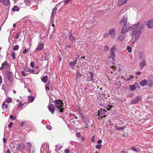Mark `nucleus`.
<instances>
[{"instance_id":"f257e3e1","label":"nucleus","mask_w":153,"mask_h":153,"mask_svg":"<svg viewBox=\"0 0 153 153\" xmlns=\"http://www.w3.org/2000/svg\"><path fill=\"white\" fill-rule=\"evenodd\" d=\"M144 24L140 22L131 26L133 29H134L131 33L130 36L131 37V42L135 43L142 33V30L143 28Z\"/></svg>"},{"instance_id":"f8f14e48","label":"nucleus","mask_w":153,"mask_h":153,"mask_svg":"<svg viewBox=\"0 0 153 153\" xmlns=\"http://www.w3.org/2000/svg\"><path fill=\"white\" fill-rule=\"evenodd\" d=\"M44 45L42 42H40L39 43L38 47L36 49L37 51H40L42 50L43 48Z\"/></svg>"},{"instance_id":"c756f323","label":"nucleus","mask_w":153,"mask_h":153,"mask_svg":"<svg viewBox=\"0 0 153 153\" xmlns=\"http://www.w3.org/2000/svg\"><path fill=\"white\" fill-rule=\"evenodd\" d=\"M33 0H25V2L27 6H29L30 3Z\"/></svg>"},{"instance_id":"a878e982","label":"nucleus","mask_w":153,"mask_h":153,"mask_svg":"<svg viewBox=\"0 0 153 153\" xmlns=\"http://www.w3.org/2000/svg\"><path fill=\"white\" fill-rule=\"evenodd\" d=\"M2 2L3 4L5 6H7L10 4L9 0H2Z\"/></svg>"},{"instance_id":"a211bd4d","label":"nucleus","mask_w":153,"mask_h":153,"mask_svg":"<svg viewBox=\"0 0 153 153\" xmlns=\"http://www.w3.org/2000/svg\"><path fill=\"white\" fill-rule=\"evenodd\" d=\"M147 81L148 86L149 87H151L153 83V80L149 78L147 80Z\"/></svg>"},{"instance_id":"cd10ccee","label":"nucleus","mask_w":153,"mask_h":153,"mask_svg":"<svg viewBox=\"0 0 153 153\" xmlns=\"http://www.w3.org/2000/svg\"><path fill=\"white\" fill-rule=\"evenodd\" d=\"M137 84V83H134V85H131L130 86V90L131 91H132L134 90L136 88L135 87V85Z\"/></svg>"},{"instance_id":"0eeeda50","label":"nucleus","mask_w":153,"mask_h":153,"mask_svg":"<svg viewBox=\"0 0 153 153\" xmlns=\"http://www.w3.org/2000/svg\"><path fill=\"white\" fill-rule=\"evenodd\" d=\"M25 145L23 143L19 144L16 147V150L20 151H22L25 148Z\"/></svg>"},{"instance_id":"5fc2aeb1","label":"nucleus","mask_w":153,"mask_h":153,"mask_svg":"<svg viewBox=\"0 0 153 153\" xmlns=\"http://www.w3.org/2000/svg\"><path fill=\"white\" fill-rule=\"evenodd\" d=\"M13 123V122H10L8 125V127L9 128H11Z\"/></svg>"},{"instance_id":"b1692460","label":"nucleus","mask_w":153,"mask_h":153,"mask_svg":"<svg viewBox=\"0 0 153 153\" xmlns=\"http://www.w3.org/2000/svg\"><path fill=\"white\" fill-rule=\"evenodd\" d=\"M8 64L5 61L2 64L1 67L0 68V69H1L2 68H7L8 67Z\"/></svg>"},{"instance_id":"473e14b6","label":"nucleus","mask_w":153,"mask_h":153,"mask_svg":"<svg viewBox=\"0 0 153 153\" xmlns=\"http://www.w3.org/2000/svg\"><path fill=\"white\" fill-rule=\"evenodd\" d=\"M57 8L56 7H54L53 10L52 12L51 13V17L53 18L54 16L55 13H56Z\"/></svg>"},{"instance_id":"7c9ffc66","label":"nucleus","mask_w":153,"mask_h":153,"mask_svg":"<svg viewBox=\"0 0 153 153\" xmlns=\"http://www.w3.org/2000/svg\"><path fill=\"white\" fill-rule=\"evenodd\" d=\"M1 106L3 109H6L8 108V105L7 104H6L5 102H4Z\"/></svg>"},{"instance_id":"2f4dec72","label":"nucleus","mask_w":153,"mask_h":153,"mask_svg":"<svg viewBox=\"0 0 153 153\" xmlns=\"http://www.w3.org/2000/svg\"><path fill=\"white\" fill-rule=\"evenodd\" d=\"M21 32H19L17 33V35L14 37V39H17L18 38H19V41H20L21 40V38L20 37V36H21L22 35H21Z\"/></svg>"},{"instance_id":"8fccbe9b","label":"nucleus","mask_w":153,"mask_h":153,"mask_svg":"<svg viewBox=\"0 0 153 153\" xmlns=\"http://www.w3.org/2000/svg\"><path fill=\"white\" fill-rule=\"evenodd\" d=\"M19 48V46L18 45H16L13 48V50H17Z\"/></svg>"},{"instance_id":"37998d69","label":"nucleus","mask_w":153,"mask_h":153,"mask_svg":"<svg viewBox=\"0 0 153 153\" xmlns=\"http://www.w3.org/2000/svg\"><path fill=\"white\" fill-rule=\"evenodd\" d=\"M102 147V145L101 144H99V145H96L95 146V148L97 149H100Z\"/></svg>"},{"instance_id":"774afa93","label":"nucleus","mask_w":153,"mask_h":153,"mask_svg":"<svg viewBox=\"0 0 153 153\" xmlns=\"http://www.w3.org/2000/svg\"><path fill=\"white\" fill-rule=\"evenodd\" d=\"M21 73H22V76H26V75L25 74V72L24 71H21Z\"/></svg>"},{"instance_id":"09e8293b","label":"nucleus","mask_w":153,"mask_h":153,"mask_svg":"<svg viewBox=\"0 0 153 153\" xmlns=\"http://www.w3.org/2000/svg\"><path fill=\"white\" fill-rule=\"evenodd\" d=\"M30 66L32 68H33L35 67V64L33 61L30 63Z\"/></svg>"},{"instance_id":"3c124183","label":"nucleus","mask_w":153,"mask_h":153,"mask_svg":"<svg viewBox=\"0 0 153 153\" xmlns=\"http://www.w3.org/2000/svg\"><path fill=\"white\" fill-rule=\"evenodd\" d=\"M24 70L25 71H26L28 72L30 71V69L27 68L26 67H24L23 68Z\"/></svg>"},{"instance_id":"ea45409f","label":"nucleus","mask_w":153,"mask_h":153,"mask_svg":"<svg viewBox=\"0 0 153 153\" xmlns=\"http://www.w3.org/2000/svg\"><path fill=\"white\" fill-rule=\"evenodd\" d=\"M125 128L124 127H118L117 126H115V129L116 130H119L120 129H124Z\"/></svg>"},{"instance_id":"6e6d98bb","label":"nucleus","mask_w":153,"mask_h":153,"mask_svg":"<svg viewBox=\"0 0 153 153\" xmlns=\"http://www.w3.org/2000/svg\"><path fill=\"white\" fill-rule=\"evenodd\" d=\"M11 56L13 59H16V57L15 56V54L14 52L12 53Z\"/></svg>"},{"instance_id":"6e6552de","label":"nucleus","mask_w":153,"mask_h":153,"mask_svg":"<svg viewBox=\"0 0 153 153\" xmlns=\"http://www.w3.org/2000/svg\"><path fill=\"white\" fill-rule=\"evenodd\" d=\"M116 49V47L115 45L113 46L112 47V48L110 50V54L111 55V56L110 57H109V58H111L112 56H115V55L114 53V51Z\"/></svg>"},{"instance_id":"412c9836","label":"nucleus","mask_w":153,"mask_h":153,"mask_svg":"<svg viewBox=\"0 0 153 153\" xmlns=\"http://www.w3.org/2000/svg\"><path fill=\"white\" fill-rule=\"evenodd\" d=\"M90 74V76H89L88 79H89V81H92L93 79V76L94 75V73L90 72H89Z\"/></svg>"},{"instance_id":"680f3d73","label":"nucleus","mask_w":153,"mask_h":153,"mask_svg":"<svg viewBox=\"0 0 153 153\" xmlns=\"http://www.w3.org/2000/svg\"><path fill=\"white\" fill-rule=\"evenodd\" d=\"M76 136L77 137H79L81 136V134L80 132H78L76 134Z\"/></svg>"},{"instance_id":"0e129e2a","label":"nucleus","mask_w":153,"mask_h":153,"mask_svg":"<svg viewBox=\"0 0 153 153\" xmlns=\"http://www.w3.org/2000/svg\"><path fill=\"white\" fill-rule=\"evenodd\" d=\"M46 149L48 150L49 149V145L48 143H47L46 144Z\"/></svg>"},{"instance_id":"39448f33","label":"nucleus","mask_w":153,"mask_h":153,"mask_svg":"<svg viewBox=\"0 0 153 153\" xmlns=\"http://www.w3.org/2000/svg\"><path fill=\"white\" fill-rule=\"evenodd\" d=\"M48 108L52 114H54V112L55 110V107L54 105L50 103H49L48 105Z\"/></svg>"},{"instance_id":"393cba45","label":"nucleus","mask_w":153,"mask_h":153,"mask_svg":"<svg viewBox=\"0 0 153 153\" xmlns=\"http://www.w3.org/2000/svg\"><path fill=\"white\" fill-rule=\"evenodd\" d=\"M34 99V97L33 96H29L28 97V100L29 102H33Z\"/></svg>"},{"instance_id":"338daca9","label":"nucleus","mask_w":153,"mask_h":153,"mask_svg":"<svg viewBox=\"0 0 153 153\" xmlns=\"http://www.w3.org/2000/svg\"><path fill=\"white\" fill-rule=\"evenodd\" d=\"M70 152L69 150L68 149H67L65 150V153H69Z\"/></svg>"},{"instance_id":"a19ab883","label":"nucleus","mask_w":153,"mask_h":153,"mask_svg":"<svg viewBox=\"0 0 153 153\" xmlns=\"http://www.w3.org/2000/svg\"><path fill=\"white\" fill-rule=\"evenodd\" d=\"M61 149L60 147L59 146L56 145V146L55 150L56 152L59 151Z\"/></svg>"},{"instance_id":"58836bf2","label":"nucleus","mask_w":153,"mask_h":153,"mask_svg":"<svg viewBox=\"0 0 153 153\" xmlns=\"http://www.w3.org/2000/svg\"><path fill=\"white\" fill-rule=\"evenodd\" d=\"M83 121L85 123H88L89 121V120L88 118H86L85 117H83L82 118Z\"/></svg>"},{"instance_id":"72a5a7b5","label":"nucleus","mask_w":153,"mask_h":153,"mask_svg":"<svg viewBox=\"0 0 153 153\" xmlns=\"http://www.w3.org/2000/svg\"><path fill=\"white\" fill-rule=\"evenodd\" d=\"M12 99L11 97H9V98L7 99L6 100H5L4 102H5V103L7 102V103H9L12 102Z\"/></svg>"},{"instance_id":"13d9d810","label":"nucleus","mask_w":153,"mask_h":153,"mask_svg":"<svg viewBox=\"0 0 153 153\" xmlns=\"http://www.w3.org/2000/svg\"><path fill=\"white\" fill-rule=\"evenodd\" d=\"M28 51V50L27 49H25L24 50H23V53L24 54H25Z\"/></svg>"},{"instance_id":"423d86ee","label":"nucleus","mask_w":153,"mask_h":153,"mask_svg":"<svg viewBox=\"0 0 153 153\" xmlns=\"http://www.w3.org/2000/svg\"><path fill=\"white\" fill-rule=\"evenodd\" d=\"M141 97L140 96H137L131 102V104H135L139 102V101L141 100Z\"/></svg>"},{"instance_id":"9d476101","label":"nucleus","mask_w":153,"mask_h":153,"mask_svg":"<svg viewBox=\"0 0 153 153\" xmlns=\"http://www.w3.org/2000/svg\"><path fill=\"white\" fill-rule=\"evenodd\" d=\"M109 34L111 35V37L112 38H114L116 35V31L113 28L109 30Z\"/></svg>"},{"instance_id":"49530a36","label":"nucleus","mask_w":153,"mask_h":153,"mask_svg":"<svg viewBox=\"0 0 153 153\" xmlns=\"http://www.w3.org/2000/svg\"><path fill=\"white\" fill-rule=\"evenodd\" d=\"M46 127L47 129H48L49 130H51L52 129V127L51 126L49 125H47L46 126Z\"/></svg>"},{"instance_id":"a18cd8bd","label":"nucleus","mask_w":153,"mask_h":153,"mask_svg":"<svg viewBox=\"0 0 153 153\" xmlns=\"http://www.w3.org/2000/svg\"><path fill=\"white\" fill-rule=\"evenodd\" d=\"M133 78V76H129V77L127 78L126 80L127 81H129Z\"/></svg>"},{"instance_id":"c03bdc74","label":"nucleus","mask_w":153,"mask_h":153,"mask_svg":"<svg viewBox=\"0 0 153 153\" xmlns=\"http://www.w3.org/2000/svg\"><path fill=\"white\" fill-rule=\"evenodd\" d=\"M10 118L12 120H14L16 119V117H14L12 115H11L10 116Z\"/></svg>"},{"instance_id":"f03ea898","label":"nucleus","mask_w":153,"mask_h":153,"mask_svg":"<svg viewBox=\"0 0 153 153\" xmlns=\"http://www.w3.org/2000/svg\"><path fill=\"white\" fill-rule=\"evenodd\" d=\"M54 102L56 107V111L62 115L63 113V110L64 109L63 108L64 103L63 102L60 100H55Z\"/></svg>"},{"instance_id":"f704fd0d","label":"nucleus","mask_w":153,"mask_h":153,"mask_svg":"<svg viewBox=\"0 0 153 153\" xmlns=\"http://www.w3.org/2000/svg\"><path fill=\"white\" fill-rule=\"evenodd\" d=\"M69 38L73 43L76 41V38L73 36H71Z\"/></svg>"},{"instance_id":"f3484780","label":"nucleus","mask_w":153,"mask_h":153,"mask_svg":"<svg viewBox=\"0 0 153 153\" xmlns=\"http://www.w3.org/2000/svg\"><path fill=\"white\" fill-rule=\"evenodd\" d=\"M127 1V0H119L118 3V6H120L123 4L126 3Z\"/></svg>"},{"instance_id":"9b49d317","label":"nucleus","mask_w":153,"mask_h":153,"mask_svg":"<svg viewBox=\"0 0 153 153\" xmlns=\"http://www.w3.org/2000/svg\"><path fill=\"white\" fill-rule=\"evenodd\" d=\"M146 61L145 59L142 60L140 64V67L141 69H142L146 65Z\"/></svg>"},{"instance_id":"603ef678","label":"nucleus","mask_w":153,"mask_h":153,"mask_svg":"<svg viewBox=\"0 0 153 153\" xmlns=\"http://www.w3.org/2000/svg\"><path fill=\"white\" fill-rule=\"evenodd\" d=\"M36 71L33 69H30V71H29V72L32 73L33 74H35Z\"/></svg>"},{"instance_id":"4d7b16f0","label":"nucleus","mask_w":153,"mask_h":153,"mask_svg":"<svg viewBox=\"0 0 153 153\" xmlns=\"http://www.w3.org/2000/svg\"><path fill=\"white\" fill-rule=\"evenodd\" d=\"M109 47L107 46H105V47L104 50L105 51H107L109 49Z\"/></svg>"},{"instance_id":"4c0bfd02","label":"nucleus","mask_w":153,"mask_h":153,"mask_svg":"<svg viewBox=\"0 0 153 153\" xmlns=\"http://www.w3.org/2000/svg\"><path fill=\"white\" fill-rule=\"evenodd\" d=\"M26 146L28 148V149L30 151L31 147V144L30 143H27Z\"/></svg>"},{"instance_id":"7ed1b4c3","label":"nucleus","mask_w":153,"mask_h":153,"mask_svg":"<svg viewBox=\"0 0 153 153\" xmlns=\"http://www.w3.org/2000/svg\"><path fill=\"white\" fill-rule=\"evenodd\" d=\"M98 115L100 117L98 118L99 120H101L102 117H105L106 116V111L104 109L101 108L98 111Z\"/></svg>"},{"instance_id":"c85d7f7f","label":"nucleus","mask_w":153,"mask_h":153,"mask_svg":"<svg viewBox=\"0 0 153 153\" xmlns=\"http://www.w3.org/2000/svg\"><path fill=\"white\" fill-rule=\"evenodd\" d=\"M132 150L134 152H138L140 151V149L138 148L135 146H133L132 147Z\"/></svg>"},{"instance_id":"6ab92c4d","label":"nucleus","mask_w":153,"mask_h":153,"mask_svg":"<svg viewBox=\"0 0 153 153\" xmlns=\"http://www.w3.org/2000/svg\"><path fill=\"white\" fill-rule=\"evenodd\" d=\"M76 63V61L71 62L69 63V67L70 68H73Z\"/></svg>"},{"instance_id":"69168bd1","label":"nucleus","mask_w":153,"mask_h":153,"mask_svg":"<svg viewBox=\"0 0 153 153\" xmlns=\"http://www.w3.org/2000/svg\"><path fill=\"white\" fill-rule=\"evenodd\" d=\"M109 35V33H107L105 34L104 35V37L106 38V37H107Z\"/></svg>"},{"instance_id":"e433bc0d","label":"nucleus","mask_w":153,"mask_h":153,"mask_svg":"<svg viewBox=\"0 0 153 153\" xmlns=\"http://www.w3.org/2000/svg\"><path fill=\"white\" fill-rule=\"evenodd\" d=\"M127 50L128 51V52L130 53L131 52L132 48L129 45L127 46Z\"/></svg>"},{"instance_id":"c9c22d12","label":"nucleus","mask_w":153,"mask_h":153,"mask_svg":"<svg viewBox=\"0 0 153 153\" xmlns=\"http://www.w3.org/2000/svg\"><path fill=\"white\" fill-rule=\"evenodd\" d=\"M76 81H77L78 79V78H80L81 77V76L82 75L80 74L79 73L77 72L76 73Z\"/></svg>"},{"instance_id":"20e7f679","label":"nucleus","mask_w":153,"mask_h":153,"mask_svg":"<svg viewBox=\"0 0 153 153\" xmlns=\"http://www.w3.org/2000/svg\"><path fill=\"white\" fill-rule=\"evenodd\" d=\"M131 26L130 27L128 25H125L122 28L121 33L122 34H125L126 33H127L130 29H132V27H131Z\"/></svg>"},{"instance_id":"052dcab7","label":"nucleus","mask_w":153,"mask_h":153,"mask_svg":"<svg viewBox=\"0 0 153 153\" xmlns=\"http://www.w3.org/2000/svg\"><path fill=\"white\" fill-rule=\"evenodd\" d=\"M141 74V72L140 71L136 72V73H135V74H136V75H137V76Z\"/></svg>"},{"instance_id":"bf43d9fd","label":"nucleus","mask_w":153,"mask_h":153,"mask_svg":"<svg viewBox=\"0 0 153 153\" xmlns=\"http://www.w3.org/2000/svg\"><path fill=\"white\" fill-rule=\"evenodd\" d=\"M80 56L79 55H76V60L75 61H76V62H77V60L79 59V57Z\"/></svg>"},{"instance_id":"864d4df0","label":"nucleus","mask_w":153,"mask_h":153,"mask_svg":"<svg viewBox=\"0 0 153 153\" xmlns=\"http://www.w3.org/2000/svg\"><path fill=\"white\" fill-rule=\"evenodd\" d=\"M24 105V104L22 103H21V102H20L19 105H18V108H19L21 107H22Z\"/></svg>"},{"instance_id":"79ce46f5","label":"nucleus","mask_w":153,"mask_h":153,"mask_svg":"<svg viewBox=\"0 0 153 153\" xmlns=\"http://www.w3.org/2000/svg\"><path fill=\"white\" fill-rule=\"evenodd\" d=\"M112 106V105H108L107 106H105V108H106V109L108 110H110V109L111 108Z\"/></svg>"},{"instance_id":"dca6fc26","label":"nucleus","mask_w":153,"mask_h":153,"mask_svg":"<svg viewBox=\"0 0 153 153\" xmlns=\"http://www.w3.org/2000/svg\"><path fill=\"white\" fill-rule=\"evenodd\" d=\"M140 84L142 86H146L147 83V80L143 79L142 81L140 82Z\"/></svg>"},{"instance_id":"de8ad7c7","label":"nucleus","mask_w":153,"mask_h":153,"mask_svg":"<svg viewBox=\"0 0 153 153\" xmlns=\"http://www.w3.org/2000/svg\"><path fill=\"white\" fill-rule=\"evenodd\" d=\"M44 151V147H43V146H42L41 148L40 149V153H43Z\"/></svg>"},{"instance_id":"2eb2a0df","label":"nucleus","mask_w":153,"mask_h":153,"mask_svg":"<svg viewBox=\"0 0 153 153\" xmlns=\"http://www.w3.org/2000/svg\"><path fill=\"white\" fill-rule=\"evenodd\" d=\"M127 18H125V17H124L123 18V19H122V20L120 21V23L122 25H127Z\"/></svg>"},{"instance_id":"4be33fe9","label":"nucleus","mask_w":153,"mask_h":153,"mask_svg":"<svg viewBox=\"0 0 153 153\" xmlns=\"http://www.w3.org/2000/svg\"><path fill=\"white\" fill-rule=\"evenodd\" d=\"M48 78L47 76H43L41 78L42 81L44 83H46L48 80Z\"/></svg>"},{"instance_id":"e2e57ef3","label":"nucleus","mask_w":153,"mask_h":153,"mask_svg":"<svg viewBox=\"0 0 153 153\" xmlns=\"http://www.w3.org/2000/svg\"><path fill=\"white\" fill-rule=\"evenodd\" d=\"M95 137V135L93 136L91 138V140L93 142H94V139Z\"/></svg>"},{"instance_id":"ddd939ff","label":"nucleus","mask_w":153,"mask_h":153,"mask_svg":"<svg viewBox=\"0 0 153 153\" xmlns=\"http://www.w3.org/2000/svg\"><path fill=\"white\" fill-rule=\"evenodd\" d=\"M12 75V74L11 72H9L7 74L8 79L11 82H13L14 81V79Z\"/></svg>"},{"instance_id":"4468645a","label":"nucleus","mask_w":153,"mask_h":153,"mask_svg":"<svg viewBox=\"0 0 153 153\" xmlns=\"http://www.w3.org/2000/svg\"><path fill=\"white\" fill-rule=\"evenodd\" d=\"M138 59L141 60L143 59L144 58L143 53L142 51H140L138 54Z\"/></svg>"},{"instance_id":"5701e85b","label":"nucleus","mask_w":153,"mask_h":153,"mask_svg":"<svg viewBox=\"0 0 153 153\" xmlns=\"http://www.w3.org/2000/svg\"><path fill=\"white\" fill-rule=\"evenodd\" d=\"M50 83V82H48L47 84L46 85L45 87L46 92L48 94V95H49L48 93H50V90L49 88Z\"/></svg>"},{"instance_id":"1a4fd4ad","label":"nucleus","mask_w":153,"mask_h":153,"mask_svg":"<svg viewBox=\"0 0 153 153\" xmlns=\"http://www.w3.org/2000/svg\"><path fill=\"white\" fill-rule=\"evenodd\" d=\"M146 25L149 28L153 27V20L151 19L148 21L146 23Z\"/></svg>"},{"instance_id":"aec40b11","label":"nucleus","mask_w":153,"mask_h":153,"mask_svg":"<svg viewBox=\"0 0 153 153\" xmlns=\"http://www.w3.org/2000/svg\"><path fill=\"white\" fill-rule=\"evenodd\" d=\"M120 34H121V33ZM125 34H120V35L119 36L118 38V40L122 42L124 39V38L125 37Z\"/></svg>"},{"instance_id":"bb28decb","label":"nucleus","mask_w":153,"mask_h":153,"mask_svg":"<svg viewBox=\"0 0 153 153\" xmlns=\"http://www.w3.org/2000/svg\"><path fill=\"white\" fill-rule=\"evenodd\" d=\"M19 8L16 5H15L13 7L12 9V10L14 12L15 11H19Z\"/></svg>"}]
</instances>
